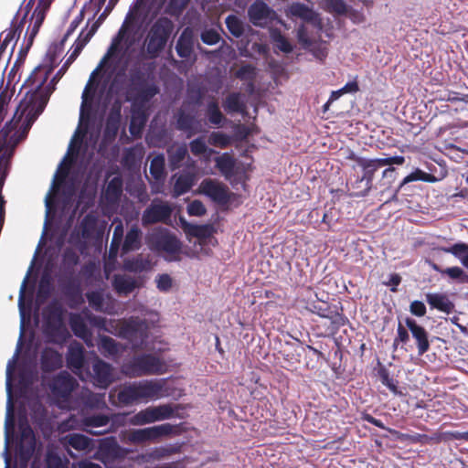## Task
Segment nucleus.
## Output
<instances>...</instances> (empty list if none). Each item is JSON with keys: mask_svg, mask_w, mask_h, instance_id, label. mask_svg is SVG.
I'll list each match as a JSON object with an SVG mask.
<instances>
[{"mask_svg": "<svg viewBox=\"0 0 468 468\" xmlns=\"http://www.w3.org/2000/svg\"><path fill=\"white\" fill-rule=\"evenodd\" d=\"M143 60L144 51L140 38L124 23L112 39L107 52L91 72L84 88L79 126L45 198L48 215L53 208L55 198L66 180L70 165L77 162L82 142L89 137L90 144L95 146L98 141L101 122L95 124V122L91 121V114L95 116L104 112L108 104L107 86L109 85V92H117L139 80L142 77Z\"/></svg>", "mask_w": 468, "mask_h": 468, "instance_id": "obj_1", "label": "nucleus"}, {"mask_svg": "<svg viewBox=\"0 0 468 468\" xmlns=\"http://www.w3.org/2000/svg\"><path fill=\"white\" fill-rule=\"evenodd\" d=\"M101 25V19L92 22L88 21L86 28L80 32L73 44L72 51L65 64L48 85H46V82L52 69L48 66H38L35 69L22 87L25 96L17 106L12 121L1 130H8L7 139H11L13 136L16 137V144H18L27 135L32 123L46 107L49 95L55 89L54 83L80 55Z\"/></svg>", "mask_w": 468, "mask_h": 468, "instance_id": "obj_2", "label": "nucleus"}, {"mask_svg": "<svg viewBox=\"0 0 468 468\" xmlns=\"http://www.w3.org/2000/svg\"><path fill=\"white\" fill-rule=\"evenodd\" d=\"M92 323L100 328L127 339L133 349H143L147 346L148 324L137 317L109 322L101 317H94Z\"/></svg>", "mask_w": 468, "mask_h": 468, "instance_id": "obj_3", "label": "nucleus"}, {"mask_svg": "<svg viewBox=\"0 0 468 468\" xmlns=\"http://www.w3.org/2000/svg\"><path fill=\"white\" fill-rule=\"evenodd\" d=\"M165 378L143 379L124 385L118 393V399L123 405L138 401H154L170 395Z\"/></svg>", "mask_w": 468, "mask_h": 468, "instance_id": "obj_4", "label": "nucleus"}, {"mask_svg": "<svg viewBox=\"0 0 468 468\" xmlns=\"http://www.w3.org/2000/svg\"><path fill=\"white\" fill-rule=\"evenodd\" d=\"M146 244L154 251L163 252L165 258L169 261H177L182 250L180 240L169 230L164 228H156L147 234Z\"/></svg>", "mask_w": 468, "mask_h": 468, "instance_id": "obj_5", "label": "nucleus"}, {"mask_svg": "<svg viewBox=\"0 0 468 468\" xmlns=\"http://www.w3.org/2000/svg\"><path fill=\"white\" fill-rule=\"evenodd\" d=\"M167 365L159 357L153 355L134 356L131 361L123 363L122 373L129 378L148 375H160L166 372Z\"/></svg>", "mask_w": 468, "mask_h": 468, "instance_id": "obj_6", "label": "nucleus"}, {"mask_svg": "<svg viewBox=\"0 0 468 468\" xmlns=\"http://www.w3.org/2000/svg\"><path fill=\"white\" fill-rule=\"evenodd\" d=\"M173 29L172 22L166 18H159L151 27L148 36L146 49L151 58H154L164 48Z\"/></svg>", "mask_w": 468, "mask_h": 468, "instance_id": "obj_7", "label": "nucleus"}, {"mask_svg": "<svg viewBox=\"0 0 468 468\" xmlns=\"http://www.w3.org/2000/svg\"><path fill=\"white\" fill-rule=\"evenodd\" d=\"M176 427L170 423L132 430L127 433L126 441L133 444L155 442L161 438L176 433Z\"/></svg>", "mask_w": 468, "mask_h": 468, "instance_id": "obj_8", "label": "nucleus"}, {"mask_svg": "<svg viewBox=\"0 0 468 468\" xmlns=\"http://www.w3.org/2000/svg\"><path fill=\"white\" fill-rule=\"evenodd\" d=\"M175 414L174 408L169 404L147 407L129 419V424L144 426L156 421H162L172 418Z\"/></svg>", "mask_w": 468, "mask_h": 468, "instance_id": "obj_9", "label": "nucleus"}, {"mask_svg": "<svg viewBox=\"0 0 468 468\" xmlns=\"http://www.w3.org/2000/svg\"><path fill=\"white\" fill-rule=\"evenodd\" d=\"M173 212V207L168 202L155 199L144 210L142 217L144 226L157 222H166Z\"/></svg>", "mask_w": 468, "mask_h": 468, "instance_id": "obj_10", "label": "nucleus"}, {"mask_svg": "<svg viewBox=\"0 0 468 468\" xmlns=\"http://www.w3.org/2000/svg\"><path fill=\"white\" fill-rule=\"evenodd\" d=\"M198 192L208 197L218 204H226L229 200V190L226 185L216 179H204L198 187Z\"/></svg>", "mask_w": 468, "mask_h": 468, "instance_id": "obj_11", "label": "nucleus"}, {"mask_svg": "<svg viewBox=\"0 0 468 468\" xmlns=\"http://www.w3.org/2000/svg\"><path fill=\"white\" fill-rule=\"evenodd\" d=\"M126 452L125 450L120 447L114 438H105L101 441L94 458L108 465L113 460L123 458Z\"/></svg>", "mask_w": 468, "mask_h": 468, "instance_id": "obj_12", "label": "nucleus"}, {"mask_svg": "<svg viewBox=\"0 0 468 468\" xmlns=\"http://www.w3.org/2000/svg\"><path fill=\"white\" fill-rule=\"evenodd\" d=\"M216 166L231 185L241 179V171L236 159L229 153H223L215 158Z\"/></svg>", "mask_w": 468, "mask_h": 468, "instance_id": "obj_13", "label": "nucleus"}, {"mask_svg": "<svg viewBox=\"0 0 468 468\" xmlns=\"http://www.w3.org/2000/svg\"><path fill=\"white\" fill-rule=\"evenodd\" d=\"M92 368V378L95 386L101 388H106L115 380L113 368L108 363L97 359Z\"/></svg>", "mask_w": 468, "mask_h": 468, "instance_id": "obj_14", "label": "nucleus"}, {"mask_svg": "<svg viewBox=\"0 0 468 468\" xmlns=\"http://www.w3.org/2000/svg\"><path fill=\"white\" fill-rule=\"evenodd\" d=\"M89 304L96 311L113 314L115 311V300L101 291H94L87 293Z\"/></svg>", "mask_w": 468, "mask_h": 468, "instance_id": "obj_15", "label": "nucleus"}, {"mask_svg": "<svg viewBox=\"0 0 468 468\" xmlns=\"http://www.w3.org/2000/svg\"><path fill=\"white\" fill-rule=\"evenodd\" d=\"M68 367L74 374L80 377V379L85 380L83 375L84 366V350L80 345H71L69 348L67 356Z\"/></svg>", "mask_w": 468, "mask_h": 468, "instance_id": "obj_16", "label": "nucleus"}, {"mask_svg": "<svg viewBox=\"0 0 468 468\" xmlns=\"http://www.w3.org/2000/svg\"><path fill=\"white\" fill-rule=\"evenodd\" d=\"M288 12L292 16L299 17L307 23H311L314 27H321L318 14L303 4L294 3L291 5Z\"/></svg>", "mask_w": 468, "mask_h": 468, "instance_id": "obj_17", "label": "nucleus"}, {"mask_svg": "<svg viewBox=\"0 0 468 468\" xmlns=\"http://www.w3.org/2000/svg\"><path fill=\"white\" fill-rule=\"evenodd\" d=\"M405 323L408 328L410 330L412 336L417 341L419 355H423L430 348V343L426 330L422 326L419 325L416 321L411 318H407Z\"/></svg>", "mask_w": 468, "mask_h": 468, "instance_id": "obj_18", "label": "nucleus"}, {"mask_svg": "<svg viewBox=\"0 0 468 468\" xmlns=\"http://www.w3.org/2000/svg\"><path fill=\"white\" fill-rule=\"evenodd\" d=\"M357 165L363 169L364 172L362 177L357 181V183L365 181L366 188L363 191L358 192L356 196L365 197L368 194L372 187L374 174L378 169V163L372 162V160L359 158L357 160Z\"/></svg>", "mask_w": 468, "mask_h": 468, "instance_id": "obj_19", "label": "nucleus"}, {"mask_svg": "<svg viewBox=\"0 0 468 468\" xmlns=\"http://www.w3.org/2000/svg\"><path fill=\"white\" fill-rule=\"evenodd\" d=\"M271 9L265 3L261 1H256L249 8L250 20L255 26L263 27L267 24L271 16Z\"/></svg>", "mask_w": 468, "mask_h": 468, "instance_id": "obj_20", "label": "nucleus"}, {"mask_svg": "<svg viewBox=\"0 0 468 468\" xmlns=\"http://www.w3.org/2000/svg\"><path fill=\"white\" fill-rule=\"evenodd\" d=\"M75 379L67 372L60 373L53 382V392L67 398L73 390Z\"/></svg>", "mask_w": 468, "mask_h": 468, "instance_id": "obj_21", "label": "nucleus"}, {"mask_svg": "<svg viewBox=\"0 0 468 468\" xmlns=\"http://www.w3.org/2000/svg\"><path fill=\"white\" fill-rule=\"evenodd\" d=\"M175 179L174 183V197H179L187 191L194 186L197 177L194 173H181L173 176Z\"/></svg>", "mask_w": 468, "mask_h": 468, "instance_id": "obj_22", "label": "nucleus"}, {"mask_svg": "<svg viewBox=\"0 0 468 468\" xmlns=\"http://www.w3.org/2000/svg\"><path fill=\"white\" fill-rule=\"evenodd\" d=\"M15 420L13 414V405L11 402V399H8L7 407H6V416L5 421V448L3 452V456L5 459V468H10V456L8 452V444L10 440V433L14 429Z\"/></svg>", "mask_w": 468, "mask_h": 468, "instance_id": "obj_23", "label": "nucleus"}, {"mask_svg": "<svg viewBox=\"0 0 468 468\" xmlns=\"http://www.w3.org/2000/svg\"><path fill=\"white\" fill-rule=\"evenodd\" d=\"M62 364L61 355L53 348L47 347L41 355V367L44 371L49 372L58 368Z\"/></svg>", "mask_w": 468, "mask_h": 468, "instance_id": "obj_24", "label": "nucleus"}, {"mask_svg": "<svg viewBox=\"0 0 468 468\" xmlns=\"http://www.w3.org/2000/svg\"><path fill=\"white\" fill-rule=\"evenodd\" d=\"M113 287L120 294H128L140 286L139 281L129 275H115Z\"/></svg>", "mask_w": 468, "mask_h": 468, "instance_id": "obj_25", "label": "nucleus"}, {"mask_svg": "<svg viewBox=\"0 0 468 468\" xmlns=\"http://www.w3.org/2000/svg\"><path fill=\"white\" fill-rule=\"evenodd\" d=\"M193 48V30L186 27L182 32L176 43V49L179 57L188 58Z\"/></svg>", "mask_w": 468, "mask_h": 468, "instance_id": "obj_26", "label": "nucleus"}, {"mask_svg": "<svg viewBox=\"0 0 468 468\" xmlns=\"http://www.w3.org/2000/svg\"><path fill=\"white\" fill-rule=\"evenodd\" d=\"M426 301L431 308L450 314L453 309V304L449 300L448 296L443 293H427Z\"/></svg>", "mask_w": 468, "mask_h": 468, "instance_id": "obj_27", "label": "nucleus"}, {"mask_svg": "<svg viewBox=\"0 0 468 468\" xmlns=\"http://www.w3.org/2000/svg\"><path fill=\"white\" fill-rule=\"evenodd\" d=\"M65 443L77 451L90 452L93 447V441L83 434L73 433L65 437Z\"/></svg>", "mask_w": 468, "mask_h": 468, "instance_id": "obj_28", "label": "nucleus"}, {"mask_svg": "<svg viewBox=\"0 0 468 468\" xmlns=\"http://www.w3.org/2000/svg\"><path fill=\"white\" fill-rule=\"evenodd\" d=\"M142 231L137 226H133L127 232L122 250L123 253L139 250L141 247Z\"/></svg>", "mask_w": 468, "mask_h": 468, "instance_id": "obj_29", "label": "nucleus"}, {"mask_svg": "<svg viewBox=\"0 0 468 468\" xmlns=\"http://www.w3.org/2000/svg\"><path fill=\"white\" fill-rule=\"evenodd\" d=\"M223 107L228 113H241L246 112V103L240 93L229 94L223 102Z\"/></svg>", "mask_w": 468, "mask_h": 468, "instance_id": "obj_30", "label": "nucleus"}, {"mask_svg": "<svg viewBox=\"0 0 468 468\" xmlns=\"http://www.w3.org/2000/svg\"><path fill=\"white\" fill-rule=\"evenodd\" d=\"M189 148L195 156L200 157L206 163L209 162L211 155L216 153L213 149L207 147L203 137L191 141Z\"/></svg>", "mask_w": 468, "mask_h": 468, "instance_id": "obj_31", "label": "nucleus"}, {"mask_svg": "<svg viewBox=\"0 0 468 468\" xmlns=\"http://www.w3.org/2000/svg\"><path fill=\"white\" fill-rule=\"evenodd\" d=\"M438 250L452 254L460 261L463 267L468 269V244L457 242L451 247L439 248Z\"/></svg>", "mask_w": 468, "mask_h": 468, "instance_id": "obj_32", "label": "nucleus"}, {"mask_svg": "<svg viewBox=\"0 0 468 468\" xmlns=\"http://www.w3.org/2000/svg\"><path fill=\"white\" fill-rule=\"evenodd\" d=\"M114 225V230L112 234V239L109 250L110 259H115L118 253L119 246L122 243L123 237V225L122 220L115 218L112 222Z\"/></svg>", "mask_w": 468, "mask_h": 468, "instance_id": "obj_33", "label": "nucleus"}, {"mask_svg": "<svg viewBox=\"0 0 468 468\" xmlns=\"http://www.w3.org/2000/svg\"><path fill=\"white\" fill-rule=\"evenodd\" d=\"M110 421L108 416L103 414H97L92 416L85 417L82 420L83 429L93 435L102 434L103 431H92L89 428H99L106 426Z\"/></svg>", "mask_w": 468, "mask_h": 468, "instance_id": "obj_34", "label": "nucleus"}, {"mask_svg": "<svg viewBox=\"0 0 468 468\" xmlns=\"http://www.w3.org/2000/svg\"><path fill=\"white\" fill-rule=\"evenodd\" d=\"M168 158L170 165L173 169L180 166L181 162L185 159L187 154L186 144H173L168 150Z\"/></svg>", "mask_w": 468, "mask_h": 468, "instance_id": "obj_35", "label": "nucleus"}, {"mask_svg": "<svg viewBox=\"0 0 468 468\" xmlns=\"http://www.w3.org/2000/svg\"><path fill=\"white\" fill-rule=\"evenodd\" d=\"M118 0H109L108 5H106L104 11L101 13V15L98 17L96 21H99L101 19V23L107 16V15L111 12V10L113 8L115 4ZM106 0H90L89 3V5L86 6L87 11H90L93 13V16H95L98 12L101 11V7L105 4Z\"/></svg>", "mask_w": 468, "mask_h": 468, "instance_id": "obj_36", "label": "nucleus"}, {"mask_svg": "<svg viewBox=\"0 0 468 468\" xmlns=\"http://www.w3.org/2000/svg\"><path fill=\"white\" fill-rule=\"evenodd\" d=\"M69 324L73 333L78 337L88 342L89 338L90 337V334L81 316L79 314L72 315L70 317Z\"/></svg>", "mask_w": 468, "mask_h": 468, "instance_id": "obj_37", "label": "nucleus"}, {"mask_svg": "<svg viewBox=\"0 0 468 468\" xmlns=\"http://www.w3.org/2000/svg\"><path fill=\"white\" fill-rule=\"evenodd\" d=\"M180 222L184 228V230L192 236L199 239H205L210 235L211 229L206 225H192L186 222L183 218H180Z\"/></svg>", "mask_w": 468, "mask_h": 468, "instance_id": "obj_38", "label": "nucleus"}, {"mask_svg": "<svg viewBox=\"0 0 468 468\" xmlns=\"http://www.w3.org/2000/svg\"><path fill=\"white\" fill-rule=\"evenodd\" d=\"M207 117L208 122L216 126H223L226 122V118L220 112L218 103L216 101H212L207 104Z\"/></svg>", "mask_w": 468, "mask_h": 468, "instance_id": "obj_39", "label": "nucleus"}, {"mask_svg": "<svg viewBox=\"0 0 468 468\" xmlns=\"http://www.w3.org/2000/svg\"><path fill=\"white\" fill-rule=\"evenodd\" d=\"M122 191V180L115 176L108 184L105 191L106 197L114 201L119 198Z\"/></svg>", "mask_w": 468, "mask_h": 468, "instance_id": "obj_40", "label": "nucleus"}, {"mask_svg": "<svg viewBox=\"0 0 468 468\" xmlns=\"http://www.w3.org/2000/svg\"><path fill=\"white\" fill-rule=\"evenodd\" d=\"M414 181L434 182L435 177L432 175H430V174L417 168L412 173H410L406 177H404V179L402 180V182L399 186V188H401L406 184L414 182Z\"/></svg>", "mask_w": 468, "mask_h": 468, "instance_id": "obj_41", "label": "nucleus"}, {"mask_svg": "<svg viewBox=\"0 0 468 468\" xmlns=\"http://www.w3.org/2000/svg\"><path fill=\"white\" fill-rule=\"evenodd\" d=\"M44 17H45L44 10L41 7L37 6L34 10L32 16H31V22H30V26H29V27H32V28L30 30V37H29L30 41H32L34 37L37 34L38 29L44 20Z\"/></svg>", "mask_w": 468, "mask_h": 468, "instance_id": "obj_42", "label": "nucleus"}, {"mask_svg": "<svg viewBox=\"0 0 468 468\" xmlns=\"http://www.w3.org/2000/svg\"><path fill=\"white\" fill-rule=\"evenodd\" d=\"M208 143L216 147L226 148L230 144L231 137L221 132H213L208 136Z\"/></svg>", "mask_w": 468, "mask_h": 468, "instance_id": "obj_43", "label": "nucleus"}, {"mask_svg": "<svg viewBox=\"0 0 468 468\" xmlns=\"http://www.w3.org/2000/svg\"><path fill=\"white\" fill-rule=\"evenodd\" d=\"M150 173L154 179L160 180L164 177L165 173V157L157 155L151 161Z\"/></svg>", "mask_w": 468, "mask_h": 468, "instance_id": "obj_44", "label": "nucleus"}, {"mask_svg": "<svg viewBox=\"0 0 468 468\" xmlns=\"http://www.w3.org/2000/svg\"><path fill=\"white\" fill-rule=\"evenodd\" d=\"M169 450L165 447H156L151 450L150 452L144 453L139 456V458L145 463L158 461L169 454Z\"/></svg>", "mask_w": 468, "mask_h": 468, "instance_id": "obj_45", "label": "nucleus"}, {"mask_svg": "<svg viewBox=\"0 0 468 468\" xmlns=\"http://www.w3.org/2000/svg\"><path fill=\"white\" fill-rule=\"evenodd\" d=\"M271 39L275 42L276 47L284 53L292 51V45L277 30H273L271 34Z\"/></svg>", "mask_w": 468, "mask_h": 468, "instance_id": "obj_46", "label": "nucleus"}, {"mask_svg": "<svg viewBox=\"0 0 468 468\" xmlns=\"http://www.w3.org/2000/svg\"><path fill=\"white\" fill-rule=\"evenodd\" d=\"M226 25L229 32L239 37L243 33V25L241 21L235 16H229L226 18Z\"/></svg>", "mask_w": 468, "mask_h": 468, "instance_id": "obj_47", "label": "nucleus"}, {"mask_svg": "<svg viewBox=\"0 0 468 468\" xmlns=\"http://www.w3.org/2000/svg\"><path fill=\"white\" fill-rule=\"evenodd\" d=\"M148 261H144L141 257L134 258L133 260L126 261L124 262V268L130 271H142L146 269Z\"/></svg>", "mask_w": 468, "mask_h": 468, "instance_id": "obj_48", "label": "nucleus"}, {"mask_svg": "<svg viewBox=\"0 0 468 468\" xmlns=\"http://www.w3.org/2000/svg\"><path fill=\"white\" fill-rule=\"evenodd\" d=\"M256 75V69L251 65H244L236 72V77L243 81H252Z\"/></svg>", "mask_w": 468, "mask_h": 468, "instance_id": "obj_49", "label": "nucleus"}, {"mask_svg": "<svg viewBox=\"0 0 468 468\" xmlns=\"http://www.w3.org/2000/svg\"><path fill=\"white\" fill-rule=\"evenodd\" d=\"M155 283L160 292H167L173 286V279L168 274H159L155 278Z\"/></svg>", "mask_w": 468, "mask_h": 468, "instance_id": "obj_50", "label": "nucleus"}, {"mask_svg": "<svg viewBox=\"0 0 468 468\" xmlns=\"http://www.w3.org/2000/svg\"><path fill=\"white\" fill-rule=\"evenodd\" d=\"M313 53L315 58L319 60H324L327 56V48L324 43H313L311 42V46L309 48H305Z\"/></svg>", "mask_w": 468, "mask_h": 468, "instance_id": "obj_51", "label": "nucleus"}, {"mask_svg": "<svg viewBox=\"0 0 468 468\" xmlns=\"http://www.w3.org/2000/svg\"><path fill=\"white\" fill-rule=\"evenodd\" d=\"M101 347L102 352L113 356L119 352V346L117 343L111 337H103L101 341Z\"/></svg>", "mask_w": 468, "mask_h": 468, "instance_id": "obj_52", "label": "nucleus"}, {"mask_svg": "<svg viewBox=\"0 0 468 468\" xmlns=\"http://www.w3.org/2000/svg\"><path fill=\"white\" fill-rule=\"evenodd\" d=\"M145 122L146 120L144 116L133 114L130 124L131 133L133 135L140 134Z\"/></svg>", "mask_w": 468, "mask_h": 468, "instance_id": "obj_53", "label": "nucleus"}, {"mask_svg": "<svg viewBox=\"0 0 468 468\" xmlns=\"http://www.w3.org/2000/svg\"><path fill=\"white\" fill-rule=\"evenodd\" d=\"M443 272L444 275H447L452 280L464 282L467 278V275L465 274L464 271L458 266L446 268L444 269Z\"/></svg>", "mask_w": 468, "mask_h": 468, "instance_id": "obj_54", "label": "nucleus"}, {"mask_svg": "<svg viewBox=\"0 0 468 468\" xmlns=\"http://www.w3.org/2000/svg\"><path fill=\"white\" fill-rule=\"evenodd\" d=\"M187 213L190 216L200 217L206 213V207L199 200H194L187 206Z\"/></svg>", "mask_w": 468, "mask_h": 468, "instance_id": "obj_55", "label": "nucleus"}, {"mask_svg": "<svg viewBox=\"0 0 468 468\" xmlns=\"http://www.w3.org/2000/svg\"><path fill=\"white\" fill-rule=\"evenodd\" d=\"M16 29L9 28L0 35L1 49L5 48L16 37Z\"/></svg>", "mask_w": 468, "mask_h": 468, "instance_id": "obj_56", "label": "nucleus"}, {"mask_svg": "<svg viewBox=\"0 0 468 468\" xmlns=\"http://www.w3.org/2000/svg\"><path fill=\"white\" fill-rule=\"evenodd\" d=\"M324 4L329 10L338 14L345 13L346 9L343 0H324Z\"/></svg>", "mask_w": 468, "mask_h": 468, "instance_id": "obj_57", "label": "nucleus"}, {"mask_svg": "<svg viewBox=\"0 0 468 468\" xmlns=\"http://www.w3.org/2000/svg\"><path fill=\"white\" fill-rule=\"evenodd\" d=\"M201 39L207 45H214L218 42L219 35L213 29L206 30L201 34Z\"/></svg>", "mask_w": 468, "mask_h": 468, "instance_id": "obj_58", "label": "nucleus"}, {"mask_svg": "<svg viewBox=\"0 0 468 468\" xmlns=\"http://www.w3.org/2000/svg\"><path fill=\"white\" fill-rule=\"evenodd\" d=\"M192 122H193L192 118L185 115L184 113H181L177 119V126L180 130H183V131H192L193 130ZM192 133H193V132H191V133L189 135H191Z\"/></svg>", "mask_w": 468, "mask_h": 468, "instance_id": "obj_59", "label": "nucleus"}, {"mask_svg": "<svg viewBox=\"0 0 468 468\" xmlns=\"http://www.w3.org/2000/svg\"><path fill=\"white\" fill-rule=\"evenodd\" d=\"M410 311L416 316H423L426 314V306L420 301H413L410 305Z\"/></svg>", "mask_w": 468, "mask_h": 468, "instance_id": "obj_60", "label": "nucleus"}, {"mask_svg": "<svg viewBox=\"0 0 468 468\" xmlns=\"http://www.w3.org/2000/svg\"><path fill=\"white\" fill-rule=\"evenodd\" d=\"M10 101V94L8 90H5L0 93V122L4 119L5 108Z\"/></svg>", "mask_w": 468, "mask_h": 468, "instance_id": "obj_61", "label": "nucleus"}, {"mask_svg": "<svg viewBox=\"0 0 468 468\" xmlns=\"http://www.w3.org/2000/svg\"><path fill=\"white\" fill-rule=\"evenodd\" d=\"M297 37H298L299 42L302 44V46L304 48H309V46H311L312 41L310 40V38L307 35L304 26L299 27L298 31H297Z\"/></svg>", "mask_w": 468, "mask_h": 468, "instance_id": "obj_62", "label": "nucleus"}, {"mask_svg": "<svg viewBox=\"0 0 468 468\" xmlns=\"http://www.w3.org/2000/svg\"><path fill=\"white\" fill-rule=\"evenodd\" d=\"M398 335L395 338L394 344L396 345L399 341L401 343H407L409 341V334L407 330L399 324L397 330Z\"/></svg>", "mask_w": 468, "mask_h": 468, "instance_id": "obj_63", "label": "nucleus"}, {"mask_svg": "<svg viewBox=\"0 0 468 468\" xmlns=\"http://www.w3.org/2000/svg\"><path fill=\"white\" fill-rule=\"evenodd\" d=\"M72 468H102L101 465L91 463L90 461L84 460L79 463H73Z\"/></svg>", "mask_w": 468, "mask_h": 468, "instance_id": "obj_64", "label": "nucleus"}]
</instances>
